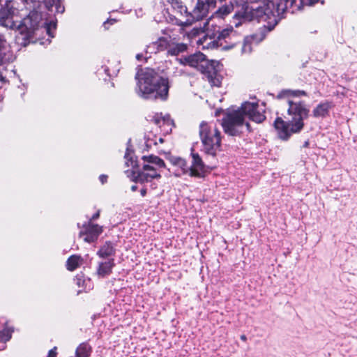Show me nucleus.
<instances>
[{
	"label": "nucleus",
	"mask_w": 357,
	"mask_h": 357,
	"mask_svg": "<svg viewBox=\"0 0 357 357\" xmlns=\"http://www.w3.org/2000/svg\"><path fill=\"white\" fill-rule=\"evenodd\" d=\"M185 63L190 66L197 68L206 75L207 80L212 86H219L221 84V77L218 73L213 63L206 59V56L197 52L184 59Z\"/></svg>",
	"instance_id": "423d86ee"
},
{
	"label": "nucleus",
	"mask_w": 357,
	"mask_h": 357,
	"mask_svg": "<svg viewBox=\"0 0 357 357\" xmlns=\"http://www.w3.org/2000/svg\"><path fill=\"white\" fill-rule=\"evenodd\" d=\"M15 12L13 1H7L0 9V25L11 29L17 28V24L13 20Z\"/></svg>",
	"instance_id": "f8f14e48"
},
{
	"label": "nucleus",
	"mask_w": 357,
	"mask_h": 357,
	"mask_svg": "<svg viewBox=\"0 0 357 357\" xmlns=\"http://www.w3.org/2000/svg\"><path fill=\"white\" fill-rule=\"evenodd\" d=\"M109 22H110V23L112 24H114V23L115 22V20H113V19H112V20H107V21L105 22H104V26H105V29H107V27L106 26V24H107V23H109Z\"/></svg>",
	"instance_id": "ea45409f"
},
{
	"label": "nucleus",
	"mask_w": 357,
	"mask_h": 357,
	"mask_svg": "<svg viewBox=\"0 0 357 357\" xmlns=\"http://www.w3.org/2000/svg\"><path fill=\"white\" fill-rule=\"evenodd\" d=\"M237 110H241L243 118L247 116L252 121L257 123L263 122L266 116L264 115V109L260 108L257 102H245Z\"/></svg>",
	"instance_id": "9d476101"
},
{
	"label": "nucleus",
	"mask_w": 357,
	"mask_h": 357,
	"mask_svg": "<svg viewBox=\"0 0 357 357\" xmlns=\"http://www.w3.org/2000/svg\"><path fill=\"white\" fill-rule=\"evenodd\" d=\"M248 3L245 1V3L237 6L232 17L235 27H238L243 23L252 20V6H249Z\"/></svg>",
	"instance_id": "ddd939ff"
},
{
	"label": "nucleus",
	"mask_w": 357,
	"mask_h": 357,
	"mask_svg": "<svg viewBox=\"0 0 357 357\" xmlns=\"http://www.w3.org/2000/svg\"><path fill=\"white\" fill-rule=\"evenodd\" d=\"M306 96L307 93L303 90L284 89L277 95V99L282 100L287 106V121L278 117L274 121V127L278 137L282 140H287L293 133L301 132L304 126V119L309 114V109L303 102L295 101L294 98Z\"/></svg>",
	"instance_id": "f257e3e1"
},
{
	"label": "nucleus",
	"mask_w": 357,
	"mask_h": 357,
	"mask_svg": "<svg viewBox=\"0 0 357 357\" xmlns=\"http://www.w3.org/2000/svg\"><path fill=\"white\" fill-rule=\"evenodd\" d=\"M2 339L0 338V342H1Z\"/></svg>",
	"instance_id": "8fccbe9b"
},
{
	"label": "nucleus",
	"mask_w": 357,
	"mask_h": 357,
	"mask_svg": "<svg viewBox=\"0 0 357 357\" xmlns=\"http://www.w3.org/2000/svg\"><path fill=\"white\" fill-rule=\"evenodd\" d=\"M151 187L153 189H154V188H156V185H155V183H151Z\"/></svg>",
	"instance_id": "49530a36"
},
{
	"label": "nucleus",
	"mask_w": 357,
	"mask_h": 357,
	"mask_svg": "<svg viewBox=\"0 0 357 357\" xmlns=\"http://www.w3.org/2000/svg\"><path fill=\"white\" fill-rule=\"evenodd\" d=\"M221 125L225 132L230 136H238L244 130H250V124L245 121L241 110H233L225 114Z\"/></svg>",
	"instance_id": "0eeeda50"
},
{
	"label": "nucleus",
	"mask_w": 357,
	"mask_h": 357,
	"mask_svg": "<svg viewBox=\"0 0 357 357\" xmlns=\"http://www.w3.org/2000/svg\"><path fill=\"white\" fill-rule=\"evenodd\" d=\"M100 70H103L108 77L116 76L119 71V63L116 62L114 66H102L99 70V73Z\"/></svg>",
	"instance_id": "7c9ffc66"
},
{
	"label": "nucleus",
	"mask_w": 357,
	"mask_h": 357,
	"mask_svg": "<svg viewBox=\"0 0 357 357\" xmlns=\"http://www.w3.org/2000/svg\"><path fill=\"white\" fill-rule=\"evenodd\" d=\"M199 45H202L203 49H215L220 47L218 38H213L208 36H204L197 40Z\"/></svg>",
	"instance_id": "5701e85b"
},
{
	"label": "nucleus",
	"mask_w": 357,
	"mask_h": 357,
	"mask_svg": "<svg viewBox=\"0 0 357 357\" xmlns=\"http://www.w3.org/2000/svg\"><path fill=\"white\" fill-rule=\"evenodd\" d=\"M217 38L222 50H230L239 41L241 36L232 26L223 29L218 33Z\"/></svg>",
	"instance_id": "1a4fd4ad"
},
{
	"label": "nucleus",
	"mask_w": 357,
	"mask_h": 357,
	"mask_svg": "<svg viewBox=\"0 0 357 357\" xmlns=\"http://www.w3.org/2000/svg\"><path fill=\"white\" fill-rule=\"evenodd\" d=\"M137 93L143 98H160L166 100L169 89V79L161 77L153 70L146 68L138 71L135 76Z\"/></svg>",
	"instance_id": "7ed1b4c3"
},
{
	"label": "nucleus",
	"mask_w": 357,
	"mask_h": 357,
	"mask_svg": "<svg viewBox=\"0 0 357 357\" xmlns=\"http://www.w3.org/2000/svg\"><path fill=\"white\" fill-rule=\"evenodd\" d=\"M187 45L183 43H174L172 40L169 43L167 54L171 56H177L181 53L185 52Z\"/></svg>",
	"instance_id": "393cba45"
},
{
	"label": "nucleus",
	"mask_w": 357,
	"mask_h": 357,
	"mask_svg": "<svg viewBox=\"0 0 357 357\" xmlns=\"http://www.w3.org/2000/svg\"><path fill=\"white\" fill-rule=\"evenodd\" d=\"M245 1L261 3V5L257 6H252V20H256L259 22H264L267 23L264 25L261 29L264 33H265V30H267V31H272L278 24L276 14L280 10L278 8L276 0H257L255 1L245 0Z\"/></svg>",
	"instance_id": "20e7f679"
},
{
	"label": "nucleus",
	"mask_w": 357,
	"mask_h": 357,
	"mask_svg": "<svg viewBox=\"0 0 357 357\" xmlns=\"http://www.w3.org/2000/svg\"><path fill=\"white\" fill-rule=\"evenodd\" d=\"M114 266V259L113 258H110L105 261L100 262L97 268V275L99 278H105L108 276L112 273V268Z\"/></svg>",
	"instance_id": "aec40b11"
},
{
	"label": "nucleus",
	"mask_w": 357,
	"mask_h": 357,
	"mask_svg": "<svg viewBox=\"0 0 357 357\" xmlns=\"http://www.w3.org/2000/svg\"><path fill=\"white\" fill-rule=\"evenodd\" d=\"M152 144L156 145L157 142L155 140H149V139L146 140V146H151Z\"/></svg>",
	"instance_id": "58836bf2"
},
{
	"label": "nucleus",
	"mask_w": 357,
	"mask_h": 357,
	"mask_svg": "<svg viewBox=\"0 0 357 357\" xmlns=\"http://www.w3.org/2000/svg\"><path fill=\"white\" fill-rule=\"evenodd\" d=\"M83 262V259L79 255L70 256L66 261L67 269L73 271L78 268Z\"/></svg>",
	"instance_id": "c85d7f7f"
},
{
	"label": "nucleus",
	"mask_w": 357,
	"mask_h": 357,
	"mask_svg": "<svg viewBox=\"0 0 357 357\" xmlns=\"http://www.w3.org/2000/svg\"><path fill=\"white\" fill-rule=\"evenodd\" d=\"M199 136L203 151L209 155H216L221 147L220 132L216 124L213 122H202L199 126Z\"/></svg>",
	"instance_id": "39448f33"
},
{
	"label": "nucleus",
	"mask_w": 357,
	"mask_h": 357,
	"mask_svg": "<svg viewBox=\"0 0 357 357\" xmlns=\"http://www.w3.org/2000/svg\"><path fill=\"white\" fill-rule=\"evenodd\" d=\"M46 6L49 9L50 7L55 6L56 11L57 13H62L64 11V6L61 5L59 0H55V3H53L52 0L49 1L47 3H46Z\"/></svg>",
	"instance_id": "473e14b6"
},
{
	"label": "nucleus",
	"mask_w": 357,
	"mask_h": 357,
	"mask_svg": "<svg viewBox=\"0 0 357 357\" xmlns=\"http://www.w3.org/2000/svg\"><path fill=\"white\" fill-rule=\"evenodd\" d=\"M234 10V4L231 2L225 3V5L220 7L215 13V17L225 19L228 15H229Z\"/></svg>",
	"instance_id": "cd10ccee"
},
{
	"label": "nucleus",
	"mask_w": 357,
	"mask_h": 357,
	"mask_svg": "<svg viewBox=\"0 0 357 357\" xmlns=\"http://www.w3.org/2000/svg\"><path fill=\"white\" fill-rule=\"evenodd\" d=\"M137 189V186L136 185H133L131 186V190L132 191H133V192L136 191Z\"/></svg>",
	"instance_id": "37998d69"
},
{
	"label": "nucleus",
	"mask_w": 357,
	"mask_h": 357,
	"mask_svg": "<svg viewBox=\"0 0 357 357\" xmlns=\"http://www.w3.org/2000/svg\"><path fill=\"white\" fill-rule=\"evenodd\" d=\"M172 6V9L180 14L181 16H184L187 18L188 15V8L182 2L181 0H166Z\"/></svg>",
	"instance_id": "a878e982"
},
{
	"label": "nucleus",
	"mask_w": 357,
	"mask_h": 357,
	"mask_svg": "<svg viewBox=\"0 0 357 357\" xmlns=\"http://www.w3.org/2000/svg\"><path fill=\"white\" fill-rule=\"evenodd\" d=\"M216 0H197V4L192 12H188L185 21L177 20V24L182 26L190 25L194 21H199L206 17L209 9L214 8Z\"/></svg>",
	"instance_id": "6e6552de"
},
{
	"label": "nucleus",
	"mask_w": 357,
	"mask_h": 357,
	"mask_svg": "<svg viewBox=\"0 0 357 357\" xmlns=\"http://www.w3.org/2000/svg\"><path fill=\"white\" fill-rule=\"evenodd\" d=\"M40 15L36 12H31L26 18H24L17 25V29L21 33H25L28 36H31L40 27Z\"/></svg>",
	"instance_id": "9b49d317"
},
{
	"label": "nucleus",
	"mask_w": 357,
	"mask_h": 357,
	"mask_svg": "<svg viewBox=\"0 0 357 357\" xmlns=\"http://www.w3.org/2000/svg\"><path fill=\"white\" fill-rule=\"evenodd\" d=\"M102 232V227L101 226L88 222V225L84 227V229L80 231L79 236L82 237L85 242L93 243L98 239Z\"/></svg>",
	"instance_id": "4468645a"
},
{
	"label": "nucleus",
	"mask_w": 357,
	"mask_h": 357,
	"mask_svg": "<svg viewBox=\"0 0 357 357\" xmlns=\"http://www.w3.org/2000/svg\"><path fill=\"white\" fill-rule=\"evenodd\" d=\"M75 281L79 287H82L84 283V280L82 279V276L79 275L76 276Z\"/></svg>",
	"instance_id": "f704fd0d"
},
{
	"label": "nucleus",
	"mask_w": 357,
	"mask_h": 357,
	"mask_svg": "<svg viewBox=\"0 0 357 357\" xmlns=\"http://www.w3.org/2000/svg\"><path fill=\"white\" fill-rule=\"evenodd\" d=\"M6 40L3 34L0 33V65L9 61L6 55Z\"/></svg>",
	"instance_id": "c756f323"
},
{
	"label": "nucleus",
	"mask_w": 357,
	"mask_h": 357,
	"mask_svg": "<svg viewBox=\"0 0 357 357\" xmlns=\"http://www.w3.org/2000/svg\"><path fill=\"white\" fill-rule=\"evenodd\" d=\"M266 34L264 31L260 30L259 33H255L252 36H248L244 39L242 46V53L250 54L252 50V44H257L265 38Z\"/></svg>",
	"instance_id": "f3484780"
},
{
	"label": "nucleus",
	"mask_w": 357,
	"mask_h": 357,
	"mask_svg": "<svg viewBox=\"0 0 357 357\" xmlns=\"http://www.w3.org/2000/svg\"><path fill=\"white\" fill-rule=\"evenodd\" d=\"M23 2L28 3L29 0H22Z\"/></svg>",
	"instance_id": "09e8293b"
},
{
	"label": "nucleus",
	"mask_w": 357,
	"mask_h": 357,
	"mask_svg": "<svg viewBox=\"0 0 357 357\" xmlns=\"http://www.w3.org/2000/svg\"><path fill=\"white\" fill-rule=\"evenodd\" d=\"M115 254L116 249L114 245L109 241L105 242L97 252V255L103 259L113 257Z\"/></svg>",
	"instance_id": "b1692460"
},
{
	"label": "nucleus",
	"mask_w": 357,
	"mask_h": 357,
	"mask_svg": "<svg viewBox=\"0 0 357 357\" xmlns=\"http://www.w3.org/2000/svg\"><path fill=\"white\" fill-rule=\"evenodd\" d=\"M331 107V102L328 101L319 103L312 111L313 116L315 118L326 117L328 114Z\"/></svg>",
	"instance_id": "412c9836"
},
{
	"label": "nucleus",
	"mask_w": 357,
	"mask_h": 357,
	"mask_svg": "<svg viewBox=\"0 0 357 357\" xmlns=\"http://www.w3.org/2000/svg\"><path fill=\"white\" fill-rule=\"evenodd\" d=\"M99 180L102 184H105L107 181V176L105 174H101L99 176Z\"/></svg>",
	"instance_id": "e433bc0d"
},
{
	"label": "nucleus",
	"mask_w": 357,
	"mask_h": 357,
	"mask_svg": "<svg viewBox=\"0 0 357 357\" xmlns=\"http://www.w3.org/2000/svg\"><path fill=\"white\" fill-rule=\"evenodd\" d=\"M192 165L190 166V176L202 177L205 172V165L197 153H194L192 149Z\"/></svg>",
	"instance_id": "2eb2a0df"
},
{
	"label": "nucleus",
	"mask_w": 357,
	"mask_h": 357,
	"mask_svg": "<svg viewBox=\"0 0 357 357\" xmlns=\"http://www.w3.org/2000/svg\"><path fill=\"white\" fill-rule=\"evenodd\" d=\"M99 216H100V211H97L95 214H93V215H92V217L89 219V222L92 223L91 222H92L93 220H95L98 219V218H99Z\"/></svg>",
	"instance_id": "4c0bfd02"
},
{
	"label": "nucleus",
	"mask_w": 357,
	"mask_h": 357,
	"mask_svg": "<svg viewBox=\"0 0 357 357\" xmlns=\"http://www.w3.org/2000/svg\"><path fill=\"white\" fill-rule=\"evenodd\" d=\"M169 160L174 166L180 169L176 173H175L176 176H180L182 174H188L190 176V166L188 165L184 159L180 157L172 156L170 157Z\"/></svg>",
	"instance_id": "6ab92c4d"
},
{
	"label": "nucleus",
	"mask_w": 357,
	"mask_h": 357,
	"mask_svg": "<svg viewBox=\"0 0 357 357\" xmlns=\"http://www.w3.org/2000/svg\"><path fill=\"white\" fill-rule=\"evenodd\" d=\"M91 352V347L88 342H84L77 347L75 357H90Z\"/></svg>",
	"instance_id": "bb28decb"
},
{
	"label": "nucleus",
	"mask_w": 357,
	"mask_h": 357,
	"mask_svg": "<svg viewBox=\"0 0 357 357\" xmlns=\"http://www.w3.org/2000/svg\"><path fill=\"white\" fill-rule=\"evenodd\" d=\"M56 347H54L53 349L50 350L47 357H56Z\"/></svg>",
	"instance_id": "c9c22d12"
},
{
	"label": "nucleus",
	"mask_w": 357,
	"mask_h": 357,
	"mask_svg": "<svg viewBox=\"0 0 357 357\" xmlns=\"http://www.w3.org/2000/svg\"><path fill=\"white\" fill-rule=\"evenodd\" d=\"M124 158L126 165L132 169L131 179L136 183H151L153 179H160L161 178L160 169L165 167L163 160L156 155H149L142 157L144 164L142 169H139L138 162L129 148H127Z\"/></svg>",
	"instance_id": "f03ea898"
},
{
	"label": "nucleus",
	"mask_w": 357,
	"mask_h": 357,
	"mask_svg": "<svg viewBox=\"0 0 357 357\" xmlns=\"http://www.w3.org/2000/svg\"><path fill=\"white\" fill-rule=\"evenodd\" d=\"M171 41V37H160L156 41L147 45L146 53H157L165 50H168L169 45Z\"/></svg>",
	"instance_id": "a211bd4d"
},
{
	"label": "nucleus",
	"mask_w": 357,
	"mask_h": 357,
	"mask_svg": "<svg viewBox=\"0 0 357 357\" xmlns=\"http://www.w3.org/2000/svg\"><path fill=\"white\" fill-rule=\"evenodd\" d=\"M241 339L243 341H246L247 337H246V336H245V335H242L241 336Z\"/></svg>",
	"instance_id": "c03bdc74"
},
{
	"label": "nucleus",
	"mask_w": 357,
	"mask_h": 357,
	"mask_svg": "<svg viewBox=\"0 0 357 357\" xmlns=\"http://www.w3.org/2000/svg\"><path fill=\"white\" fill-rule=\"evenodd\" d=\"M276 1L279 10H285L288 6H292L296 0H276ZM300 1L303 6H313L318 3L319 0H300Z\"/></svg>",
	"instance_id": "4be33fe9"
},
{
	"label": "nucleus",
	"mask_w": 357,
	"mask_h": 357,
	"mask_svg": "<svg viewBox=\"0 0 357 357\" xmlns=\"http://www.w3.org/2000/svg\"><path fill=\"white\" fill-rule=\"evenodd\" d=\"M153 121L155 125L160 128L161 131L165 134L170 133L174 127V121L170 119L169 114H155L153 116Z\"/></svg>",
	"instance_id": "dca6fc26"
},
{
	"label": "nucleus",
	"mask_w": 357,
	"mask_h": 357,
	"mask_svg": "<svg viewBox=\"0 0 357 357\" xmlns=\"http://www.w3.org/2000/svg\"><path fill=\"white\" fill-rule=\"evenodd\" d=\"M136 59L137 61H142L143 59V54H137L136 55Z\"/></svg>",
	"instance_id": "79ce46f5"
},
{
	"label": "nucleus",
	"mask_w": 357,
	"mask_h": 357,
	"mask_svg": "<svg viewBox=\"0 0 357 357\" xmlns=\"http://www.w3.org/2000/svg\"><path fill=\"white\" fill-rule=\"evenodd\" d=\"M140 194L142 197H144L146 195V188H144L141 189Z\"/></svg>",
	"instance_id": "a19ab883"
},
{
	"label": "nucleus",
	"mask_w": 357,
	"mask_h": 357,
	"mask_svg": "<svg viewBox=\"0 0 357 357\" xmlns=\"http://www.w3.org/2000/svg\"><path fill=\"white\" fill-rule=\"evenodd\" d=\"M309 146V142L305 141L303 144V147H307Z\"/></svg>",
	"instance_id": "a18cd8bd"
},
{
	"label": "nucleus",
	"mask_w": 357,
	"mask_h": 357,
	"mask_svg": "<svg viewBox=\"0 0 357 357\" xmlns=\"http://www.w3.org/2000/svg\"><path fill=\"white\" fill-rule=\"evenodd\" d=\"M43 25H44V29H45L48 36L53 38L54 36L52 33V29H56V22L51 21L49 23L45 22L43 24Z\"/></svg>",
	"instance_id": "72a5a7b5"
},
{
	"label": "nucleus",
	"mask_w": 357,
	"mask_h": 357,
	"mask_svg": "<svg viewBox=\"0 0 357 357\" xmlns=\"http://www.w3.org/2000/svg\"><path fill=\"white\" fill-rule=\"evenodd\" d=\"M158 140H159V142H160V143H162V142H163V139H162V138H161V137H159V138H158Z\"/></svg>",
	"instance_id": "de8ad7c7"
},
{
	"label": "nucleus",
	"mask_w": 357,
	"mask_h": 357,
	"mask_svg": "<svg viewBox=\"0 0 357 357\" xmlns=\"http://www.w3.org/2000/svg\"><path fill=\"white\" fill-rule=\"evenodd\" d=\"M14 329L11 327H5L2 331H0V338L2 339L1 342H6L8 341L13 333Z\"/></svg>",
	"instance_id": "2f4dec72"
}]
</instances>
